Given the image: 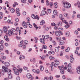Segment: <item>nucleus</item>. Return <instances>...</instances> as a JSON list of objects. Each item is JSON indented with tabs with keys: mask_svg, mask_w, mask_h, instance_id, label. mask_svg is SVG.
Wrapping results in <instances>:
<instances>
[{
	"mask_svg": "<svg viewBox=\"0 0 80 80\" xmlns=\"http://www.w3.org/2000/svg\"><path fill=\"white\" fill-rule=\"evenodd\" d=\"M58 68H59V70H61V73L62 74H63L64 73V70H67V66L64 67V65H62L61 66H58Z\"/></svg>",
	"mask_w": 80,
	"mask_h": 80,
	"instance_id": "f257e3e1",
	"label": "nucleus"
},
{
	"mask_svg": "<svg viewBox=\"0 0 80 80\" xmlns=\"http://www.w3.org/2000/svg\"><path fill=\"white\" fill-rule=\"evenodd\" d=\"M13 70L14 71V73L15 75H19V72H18V70L17 68H16L14 67L13 68Z\"/></svg>",
	"mask_w": 80,
	"mask_h": 80,
	"instance_id": "f03ea898",
	"label": "nucleus"
},
{
	"mask_svg": "<svg viewBox=\"0 0 80 80\" xmlns=\"http://www.w3.org/2000/svg\"><path fill=\"white\" fill-rule=\"evenodd\" d=\"M27 77L29 79H30L31 78V80H33L34 79V78H33V77L32 75L30 73H28L27 74Z\"/></svg>",
	"mask_w": 80,
	"mask_h": 80,
	"instance_id": "7ed1b4c3",
	"label": "nucleus"
},
{
	"mask_svg": "<svg viewBox=\"0 0 80 80\" xmlns=\"http://www.w3.org/2000/svg\"><path fill=\"white\" fill-rule=\"evenodd\" d=\"M2 71H3L4 72H8V69L4 66L2 67Z\"/></svg>",
	"mask_w": 80,
	"mask_h": 80,
	"instance_id": "20e7f679",
	"label": "nucleus"
},
{
	"mask_svg": "<svg viewBox=\"0 0 80 80\" xmlns=\"http://www.w3.org/2000/svg\"><path fill=\"white\" fill-rule=\"evenodd\" d=\"M8 34L9 36H12V35H14V33L11 30H9L8 32Z\"/></svg>",
	"mask_w": 80,
	"mask_h": 80,
	"instance_id": "39448f33",
	"label": "nucleus"
},
{
	"mask_svg": "<svg viewBox=\"0 0 80 80\" xmlns=\"http://www.w3.org/2000/svg\"><path fill=\"white\" fill-rule=\"evenodd\" d=\"M32 17L34 19H37V20H39V18L38 15H37L36 17L35 15L34 14L32 15Z\"/></svg>",
	"mask_w": 80,
	"mask_h": 80,
	"instance_id": "423d86ee",
	"label": "nucleus"
},
{
	"mask_svg": "<svg viewBox=\"0 0 80 80\" xmlns=\"http://www.w3.org/2000/svg\"><path fill=\"white\" fill-rule=\"evenodd\" d=\"M7 31H8L7 27H3V31L4 32L6 33V32H7Z\"/></svg>",
	"mask_w": 80,
	"mask_h": 80,
	"instance_id": "0eeeda50",
	"label": "nucleus"
},
{
	"mask_svg": "<svg viewBox=\"0 0 80 80\" xmlns=\"http://www.w3.org/2000/svg\"><path fill=\"white\" fill-rule=\"evenodd\" d=\"M54 65H55V63L53 62H52L51 64L50 65V67L51 68V70H52V71L53 70V66H54Z\"/></svg>",
	"mask_w": 80,
	"mask_h": 80,
	"instance_id": "6e6552de",
	"label": "nucleus"
},
{
	"mask_svg": "<svg viewBox=\"0 0 80 80\" xmlns=\"http://www.w3.org/2000/svg\"><path fill=\"white\" fill-rule=\"evenodd\" d=\"M40 41L42 43H43V44H45V39H44V38H43V39L40 38Z\"/></svg>",
	"mask_w": 80,
	"mask_h": 80,
	"instance_id": "1a4fd4ad",
	"label": "nucleus"
},
{
	"mask_svg": "<svg viewBox=\"0 0 80 80\" xmlns=\"http://www.w3.org/2000/svg\"><path fill=\"white\" fill-rule=\"evenodd\" d=\"M44 80H51L53 79V77L52 76H51L50 77L48 78V79L47 77H45L44 78Z\"/></svg>",
	"mask_w": 80,
	"mask_h": 80,
	"instance_id": "9d476101",
	"label": "nucleus"
},
{
	"mask_svg": "<svg viewBox=\"0 0 80 80\" xmlns=\"http://www.w3.org/2000/svg\"><path fill=\"white\" fill-rule=\"evenodd\" d=\"M70 62L71 63H73V62L74 58H73V55H71L70 56Z\"/></svg>",
	"mask_w": 80,
	"mask_h": 80,
	"instance_id": "9b49d317",
	"label": "nucleus"
},
{
	"mask_svg": "<svg viewBox=\"0 0 80 80\" xmlns=\"http://www.w3.org/2000/svg\"><path fill=\"white\" fill-rule=\"evenodd\" d=\"M57 27L60 26V27H62V22H59L57 23Z\"/></svg>",
	"mask_w": 80,
	"mask_h": 80,
	"instance_id": "f8f14e48",
	"label": "nucleus"
},
{
	"mask_svg": "<svg viewBox=\"0 0 80 80\" xmlns=\"http://www.w3.org/2000/svg\"><path fill=\"white\" fill-rule=\"evenodd\" d=\"M42 37L43 38H44V39H47V38H49V35H46L45 36L43 35Z\"/></svg>",
	"mask_w": 80,
	"mask_h": 80,
	"instance_id": "ddd939ff",
	"label": "nucleus"
},
{
	"mask_svg": "<svg viewBox=\"0 0 80 80\" xmlns=\"http://www.w3.org/2000/svg\"><path fill=\"white\" fill-rule=\"evenodd\" d=\"M60 50V49L59 48V47H56L55 48V52L58 53L59 52V50Z\"/></svg>",
	"mask_w": 80,
	"mask_h": 80,
	"instance_id": "4468645a",
	"label": "nucleus"
},
{
	"mask_svg": "<svg viewBox=\"0 0 80 80\" xmlns=\"http://www.w3.org/2000/svg\"><path fill=\"white\" fill-rule=\"evenodd\" d=\"M22 25L23 26L24 28H27V24L25 23V22H22Z\"/></svg>",
	"mask_w": 80,
	"mask_h": 80,
	"instance_id": "2eb2a0df",
	"label": "nucleus"
},
{
	"mask_svg": "<svg viewBox=\"0 0 80 80\" xmlns=\"http://www.w3.org/2000/svg\"><path fill=\"white\" fill-rule=\"evenodd\" d=\"M55 35L56 36H58V37L60 35V32L58 31H55Z\"/></svg>",
	"mask_w": 80,
	"mask_h": 80,
	"instance_id": "dca6fc26",
	"label": "nucleus"
},
{
	"mask_svg": "<svg viewBox=\"0 0 80 80\" xmlns=\"http://www.w3.org/2000/svg\"><path fill=\"white\" fill-rule=\"evenodd\" d=\"M55 62L56 65H58L60 64V62L58 60L56 59L55 60Z\"/></svg>",
	"mask_w": 80,
	"mask_h": 80,
	"instance_id": "f3484780",
	"label": "nucleus"
},
{
	"mask_svg": "<svg viewBox=\"0 0 80 80\" xmlns=\"http://www.w3.org/2000/svg\"><path fill=\"white\" fill-rule=\"evenodd\" d=\"M4 65L5 66H6L7 67H8L10 66V64L9 62H5Z\"/></svg>",
	"mask_w": 80,
	"mask_h": 80,
	"instance_id": "a211bd4d",
	"label": "nucleus"
},
{
	"mask_svg": "<svg viewBox=\"0 0 80 80\" xmlns=\"http://www.w3.org/2000/svg\"><path fill=\"white\" fill-rule=\"evenodd\" d=\"M67 5V7H65L66 8H70L71 7V5H70L69 3H68V4Z\"/></svg>",
	"mask_w": 80,
	"mask_h": 80,
	"instance_id": "6ab92c4d",
	"label": "nucleus"
},
{
	"mask_svg": "<svg viewBox=\"0 0 80 80\" xmlns=\"http://www.w3.org/2000/svg\"><path fill=\"white\" fill-rule=\"evenodd\" d=\"M0 19H2L3 18V13L2 12H0Z\"/></svg>",
	"mask_w": 80,
	"mask_h": 80,
	"instance_id": "aec40b11",
	"label": "nucleus"
},
{
	"mask_svg": "<svg viewBox=\"0 0 80 80\" xmlns=\"http://www.w3.org/2000/svg\"><path fill=\"white\" fill-rule=\"evenodd\" d=\"M68 4V2H64L63 3V7H64V8H66L65 7L67 6V5Z\"/></svg>",
	"mask_w": 80,
	"mask_h": 80,
	"instance_id": "412c9836",
	"label": "nucleus"
},
{
	"mask_svg": "<svg viewBox=\"0 0 80 80\" xmlns=\"http://www.w3.org/2000/svg\"><path fill=\"white\" fill-rule=\"evenodd\" d=\"M40 70H41V71H43V69H44V67H43V66H40Z\"/></svg>",
	"mask_w": 80,
	"mask_h": 80,
	"instance_id": "4be33fe9",
	"label": "nucleus"
},
{
	"mask_svg": "<svg viewBox=\"0 0 80 80\" xmlns=\"http://www.w3.org/2000/svg\"><path fill=\"white\" fill-rule=\"evenodd\" d=\"M64 44V41H61L59 42V44L61 45Z\"/></svg>",
	"mask_w": 80,
	"mask_h": 80,
	"instance_id": "5701e85b",
	"label": "nucleus"
},
{
	"mask_svg": "<svg viewBox=\"0 0 80 80\" xmlns=\"http://www.w3.org/2000/svg\"><path fill=\"white\" fill-rule=\"evenodd\" d=\"M16 31H17V32H18V31H19V35H20V32H21V31L20 30V28H19L18 27H17L16 28Z\"/></svg>",
	"mask_w": 80,
	"mask_h": 80,
	"instance_id": "b1692460",
	"label": "nucleus"
},
{
	"mask_svg": "<svg viewBox=\"0 0 80 80\" xmlns=\"http://www.w3.org/2000/svg\"><path fill=\"white\" fill-rule=\"evenodd\" d=\"M25 58V56H24L23 55H21L20 56V58H19L20 60H21V59H22V58H23V59H24V58Z\"/></svg>",
	"mask_w": 80,
	"mask_h": 80,
	"instance_id": "393cba45",
	"label": "nucleus"
},
{
	"mask_svg": "<svg viewBox=\"0 0 80 80\" xmlns=\"http://www.w3.org/2000/svg\"><path fill=\"white\" fill-rule=\"evenodd\" d=\"M42 14L43 15H45V14H46V11L44 10H43L42 11Z\"/></svg>",
	"mask_w": 80,
	"mask_h": 80,
	"instance_id": "a878e982",
	"label": "nucleus"
},
{
	"mask_svg": "<svg viewBox=\"0 0 80 80\" xmlns=\"http://www.w3.org/2000/svg\"><path fill=\"white\" fill-rule=\"evenodd\" d=\"M68 69H71L72 68V67L71 66V64L70 63H69L68 66Z\"/></svg>",
	"mask_w": 80,
	"mask_h": 80,
	"instance_id": "bb28decb",
	"label": "nucleus"
},
{
	"mask_svg": "<svg viewBox=\"0 0 80 80\" xmlns=\"http://www.w3.org/2000/svg\"><path fill=\"white\" fill-rule=\"evenodd\" d=\"M56 39L57 41H60L61 40V38L60 37H56Z\"/></svg>",
	"mask_w": 80,
	"mask_h": 80,
	"instance_id": "cd10ccee",
	"label": "nucleus"
},
{
	"mask_svg": "<svg viewBox=\"0 0 80 80\" xmlns=\"http://www.w3.org/2000/svg\"><path fill=\"white\" fill-rule=\"evenodd\" d=\"M10 11L11 13H13L15 12V9H14L13 8H12L11 9Z\"/></svg>",
	"mask_w": 80,
	"mask_h": 80,
	"instance_id": "c85d7f7f",
	"label": "nucleus"
},
{
	"mask_svg": "<svg viewBox=\"0 0 80 80\" xmlns=\"http://www.w3.org/2000/svg\"><path fill=\"white\" fill-rule=\"evenodd\" d=\"M53 13L54 15H57L58 13V12L57 10H55L53 11Z\"/></svg>",
	"mask_w": 80,
	"mask_h": 80,
	"instance_id": "c756f323",
	"label": "nucleus"
},
{
	"mask_svg": "<svg viewBox=\"0 0 80 80\" xmlns=\"http://www.w3.org/2000/svg\"><path fill=\"white\" fill-rule=\"evenodd\" d=\"M34 41L35 42V43H37L38 42V38L37 37H34Z\"/></svg>",
	"mask_w": 80,
	"mask_h": 80,
	"instance_id": "7c9ffc66",
	"label": "nucleus"
},
{
	"mask_svg": "<svg viewBox=\"0 0 80 80\" xmlns=\"http://www.w3.org/2000/svg\"><path fill=\"white\" fill-rule=\"evenodd\" d=\"M36 71V73L37 74H39V73H40V70L39 69H37Z\"/></svg>",
	"mask_w": 80,
	"mask_h": 80,
	"instance_id": "2f4dec72",
	"label": "nucleus"
},
{
	"mask_svg": "<svg viewBox=\"0 0 80 80\" xmlns=\"http://www.w3.org/2000/svg\"><path fill=\"white\" fill-rule=\"evenodd\" d=\"M42 48L44 49H47V47L45 45H43Z\"/></svg>",
	"mask_w": 80,
	"mask_h": 80,
	"instance_id": "473e14b6",
	"label": "nucleus"
},
{
	"mask_svg": "<svg viewBox=\"0 0 80 80\" xmlns=\"http://www.w3.org/2000/svg\"><path fill=\"white\" fill-rule=\"evenodd\" d=\"M0 48H1L0 50H2L3 49V48H4V47H3V45L2 44H1V45Z\"/></svg>",
	"mask_w": 80,
	"mask_h": 80,
	"instance_id": "72a5a7b5",
	"label": "nucleus"
},
{
	"mask_svg": "<svg viewBox=\"0 0 80 80\" xmlns=\"http://www.w3.org/2000/svg\"><path fill=\"white\" fill-rule=\"evenodd\" d=\"M16 38L18 39V40H22V38L21 37H18V36H16Z\"/></svg>",
	"mask_w": 80,
	"mask_h": 80,
	"instance_id": "f704fd0d",
	"label": "nucleus"
},
{
	"mask_svg": "<svg viewBox=\"0 0 80 80\" xmlns=\"http://www.w3.org/2000/svg\"><path fill=\"white\" fill-rule=\"evenodd\" d=\"M33 25H34L35 28H36V29H38V27H37V26L35 23L33 24Z\"/></svg>",
	"mask_w": 80,
	"mask_h": 80,
	"instance_id": "c9c22d12",
	"label": "nucleus"
},
{
	"mask_svg": "<svg viewBox=\"0 0 80 80\" xmlns=\"http://www.w3.org/2000/svg\"><path fill=\"white\" fill-rule=\"evenodd\" d=\"M16 10V13H18V12H20V9L18 8H17Z\"/></svg>",
	"mask_w": 80,
	"mask_h": 80,
	"instance_id": "e433bc0d",
	"label": "nucleus"
},
{
	"mask_svg": "<svg viewBox=\"0 0 80 80\" xmlns=\"http://www.w3.org/2000/svg\"><path fill=\"white\" fill-rule=\"evenodd\" d=\"M70 51V48H68L67 49L65 50V51L66 52H68Z\"/></svg>",
	"mask_w": 80,
	"mask_h": 80,
	"instance_id": "4c0bfd02",
	"label": "nucleus"
},
{
	"mask_svg": "<svg viewBox=\"0 0 80 80\" xmlns=\"http://www.w3.org/2000/svg\"><path fill=\"white\" fill-rule=\"evenodd\" d=\"M16 5H18V3H17V2H15L14 4L13 5V7H14V8H15V6Z\"/></svg>",
	"mask_w": 80,
	"mask_h": 80,
	"instance_id": "58836bf2",
	"label": "nucleus"
},
{
	"mask_svg": "<svg viewBox=\"0 0 80 80\" xmlns=\"http://www.w3.org/2000/svg\"><path fill=\"white\" fill-rule=\"evenodd\" d=\"M49 5L51 7H52V6L53 5V2H51L49 3Z\"/></svg>",
	"mask_w": 80,
	"mask_h": 80,
	"instance_id": "ea45409f",
	"label": "nucleus"
},
{
	"mask_svg": "<svg viewBox=\"0 0 80 80\" xmlns=\"http://www.w3.org/2000/svg\"><path fill=\"white\" fill-rule=\"evenodd\" d=\"M13 77L12 76V74H10L8 76V78H9L10 79L12 78Z\"/></svg>",
	"mask_w": 80,
	"mask_h": 80,
	"instance_id": "a19ab883",
	"label": "nucleus"
},
{
	"mask_svg": "<svg viewBox=\"0 0 80 80\" xmlns=\"http://www.w3.org/2000/svg\"><path fill=\"white\" fill-rule=\"evenodd\" d=\"M52 43H53V45L54 46H55L57 45V44H56V42H55V41H52Z\"/></svg>",
	"mask_w": 80,
	"mask_h": 80,
	"instance_id": "79ce46f5",
	"label": "nucleus"
},
{
	"mask_svg": "<svg viewBox=\"0 0 80 80\" xmlns=\"http://www.w3.org/2000/svg\"><path fill=\"white\" fill-rule=\"evenodd\" d=\"M70 27V25H67L65 26V27L66 28H68Z\"/></svg>",
	"mask_w": 80,
	"mask_h": 80,
	"instance_id": "37998d69",
	"label": "nucleus"
},
{
	"mask_svg": "<svg viewBox=\"0 0 80 80\" xmlns=\"http://www.w3.org/2000/svg\"><path fill=\"white\" fill-rule=\"evenodd\" d=\"M49 58L50 60H53L55 59V58L52 57V56H50L49 57Z\"/></svg>",
	"mask_w": 80,
	"mask_h": 80,
	"instance_id": "c03bdc74",
	"label": "nucleus"
},
{
	"mask_svg": "<svg viewBox=\"0 0 80 80\" xmlns=\"http://www.w3.org/2000/svg\"><path fill=\"white\" fill-rule=\"evenodd\" d=\"M63 29L62 28H58V30L60 31V30H63Z\"/></svg>",
	"mask_w": 80,
	"mask_h": 80,
	"instance_id": "a18cd8bd",
	"label": "nucleus"
},
{
	"mask_svg": "<svg viewBox=\"0 0 80 80\" xmlns=\"http://www.w3.org/2000/svg\"><path fill=\"white\" fill-rule=\"evenodd\" d=\"M77 4H78V7L79 8H80V3L79 2H78L77 3Z\"/></svg>",
	"mask_w": 80,
	"mask_h": 80,
	"instance_id": "49530a36",
	"label": "nucleus"
},
{
	"mask_svg": "<svg viewBox=\"0 0 80 80\" xmlns=\"http://www.w3.org/2000/svg\"><path fill=\"white\" fill-rule=\"evenodd\" d=\"M23 69L25 70H28V68L27 67L24 66L23 67Z\"/></svg>",
	"mask_w": 80,
	"mask_h": 80,
	"instance_id": "de8ad7c7",
	"label": "nucleus"
},
{
	"mask_svg": "<svg viewBox=\"0 0 80 80\" xmlns=\"http://www.w3.org/2000/svg\"><path fill=\"white\" fill-rule=\"evenodd\" d=\"M52 12V10L51 9H48V13H51Z\"/></svg>",
	"mask_w": 80,
	"mask_h": 80,
	"instance_id": "09e8293b",
	"label": "nucleus"
},
{
	"mask_svg": "<svg viewBox=\"0 0 80 80\" xmlns=\"http://www.w3.org/2000/svg\"><path fill=\"white\" fill-rule=\"evenodd\" d=\"M26 0H22L21 2L22 3H26Z\"/></svg>",
	"mask_w": 80,
	"mask_h": 80,
	"instance_id": "8fccbe9b",
	"label": "nucleus"
},
{
	"mask_svg": "<svg viewBox=\"0 0 80 80\" xmlns=\"http://www.w3.org/2000/svg\"><path fill=\"white\" fill-rule=\"evenodd\" d=\"M74 33L76 35H78V32L77 31H75Z\"/></svg>",
	"mask_w": 80,
	"mask_h": 80,
	"instance_id": "3c124183",
	"label": "nucleus"
},
{
	"mask_svg": "<svg viewBox=\"0 0 80 80\" xmlns=\"http://www.w3.org/2000/svg\"><path fill=\"white\" fill-rule=\"evenodd\" d=\"M17 13V16H20V12H16Z\"/></svg>",
	"mask_w": 80,
	"mask_h": 80,
	"instance_id": "603ef678",
	"label": "nucleus"
},
{
	"mask_svg": "<svg viewBox=\"0 0 80 80\" xmlns=\"http://www.w3.org/2000/svg\"><path fill=\"white\" fill-rule=\"evenodd\" d=\"M46 3H47V5L48 6V5H49V2H48V0H47L46 1Z\"/></svg>",
	"mask_w": 80,
	"mask_h": 80,
	"instance_id": "864d4df0",
	"label": "nucleus"
},
{
	"mask_svg": "<svg viewBox=\"0 0 80 80\" xmlns=\"http://www.w3.org/2000/svg\"><path fill=\"white\" fill-rule=\"evenodd\" d=\"M51 25L52 26H56V24H55V22H53L51 23Z\"/></svg>",
	"mask_w": 80,
	"mask_h": 80,
	"instance_id": "5fc2aeb1",
	"label": "nucleus"
},
{
	"mask_svg": "<svg viewBox=\"0 0 80 80\" xmlns=\"http://www.w3.org/2000/svg\"><path fill=\"white\" fill-rule=\"evenodd\" d=\"M2 58L3 60H5V59H6V57L5 56H2Z\"/></svg>",
	"mask_w": 80,
	"mask_h": 80,
	"instance_id": "6e6d98bb",
	"label": "nucleus"
},
{
	"mask_svg": "<svg viewBox=\"0 0 80 80\" xmlns=\"http://www.w3.org/2000/svg\"><path fill=\"white\" fill-rule=\"evenodd\" d=\"M49 29V28H47L45 29V32H47V31H48V30Z\"/></svg>",
	"mask_w": 80,
	"mask_h": 80,
	"instance_id": "4d7b16f0",
	"label": "nucleus"
},
{
	"mask_svg": "<svg viewBox=\"0 0 80 80\" xmlns=\"http://www.w3.org/2000/svg\"><path fill=\"white\" fill-rule=\"evenodd\" d=\"M11 72V70H9V72H8V74L9 75H11V73H10Z\"/></svg>",
	"mask_w": 80,
	"mask_h": 80,
	"instance_id": "13d9d810",
	"label": "nucleus"
},
{
	"mask_svg": "<svg viewBox=\"0 0 80 80\" xmlns=\"http://www.w3.org/2000/svg\"><path fill=\"white\" fill-rule=\"evenodd\" d=\"M78 71H80V67L78 66V67L77 68V71H78Z\"/></svg>",
	"mask_w": 80,
	"mask_h": 80,
	"instance_id": "bf43d9fd",
	"label": "nucleus"
},
{
	"mask_svg": "<svg viewBox=\"0 0 80 80\" xmlns=\"http://www.w3.org/2000/svg\"><path fill=\"white\" fill-rule=\"evenodd\" d=\"M11 30H12V32H15V31H16V29L14 28H12Z\"/></svg>",
	"mask_w": 80,
	"mask_h": 80,
	"instance_id": "052dcab7",
	"label": "nucleus"
},
{
	"mask_svg": "<svg viewBox=\"0 0 80 80\" xmlns=\"http://www.w3.org/2000/svg\"><path fill=\"white\" fill-rule=\"evenodd\" d=\"M23 71V69H22V68H21L19 69V72L20 73H22V72Z\"/></svg>",
	"mask_w": 80,
	"mask_h": 80,
	"instance_id": "680f3d73",
	"label": "nucleus"
},
{
	"mask_svg": "<svg viewBox=\"0 0 80 80\" xmlns=\"http://www.w3.org/2000/svg\"><path fill=\"white\" fill-rule=\"evenodd\" d=\"M28 41L27 40H25L24 41V43L25 44H27L28 43Z\"/></svg>",
	"mask_w": 80,
	"mask_h": 80,
	"instance_id": "e2e57ef3",
	"label": "nucleus"
},
{
	"mask_svg": "<svg viewBox=\"0 0 80 80\" xmlns=\"http://www.w3.org/2000/svg\"><path fill=\"white\" fill-rule=\"evenodd\" d=\"M66 35L68 36H69L70 35V32H66Z\"/></svg>",
	"mask_w": 80,
	"mask_h": 80,
	"instance_id": "0e129e2a",
	"label": "nucleus"
},
{
	"mask_svg": "<svg viewBox=\"0 0 80 80\" xmlns=\"http://www.w3.org/2000/svg\"><path fill=\"white\" fill-rule=\"evenodd\" d=\"M3 33V31L2 30H0V34L2 35Z\"/></svg>",
	"mask_w": 80,
	"mask_h": 80,
	"instance_id": "69168bd1",
	"label": "nucleus"
},
{
	"mask_svg": "<svg viewBox=\"0 0 80 80\" xmlns=\"http://www.w3.org/2000/svg\"><path fill=\"white\" fill-rule=\"evenodd\" d=\"M22 14L23 15H26L27 13L25 12H23Z\"/></svg>",
	"mask_w": 80,
	"mask_h": 80,
	"instance_id": "338daca9",
	"label": "nucleus"
},
{
	"mask_svg": "<svg viewBox=\"0 0 80 80\" xmlns=\"http://www.w3.org/2000/svg\"><path fill=\"white\" fill-rule=\"evenodd\" d=\"M16 79L17 80H20V78L19 77H18Z\"/></svg>",
	"mask_w": 80,
	"mask_h": 80,
	"instance_id": "774afa93",
	"label": "nucleus"
}]
</instances>
